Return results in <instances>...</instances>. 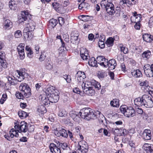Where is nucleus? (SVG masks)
I'll list each match as a JSON object with an SVG mask.
<instances>
[{
	"label": "nucleus",
	"instance_id": "obj_28",
	"mask_svg": "<svg viewBox=\"0 0 153 153\" xmlns=\"http://www.w3.org/2000/svg\"><path fill=\"white\" fill-rule=\"evenodd\" d=\"M52 6L56 11L58 12L60 11L62 7L61 4L58 3L57 1L53 3Z\"/></svg>",
	"mask_w": 153,
	"mask_h": 153
},
{
	"label": "nucleus",
	"instance_id": "obj_29",
	"mask_svg": "<svg viewBox=\"0 0 153 153\" xmlns=\"http://www.w3.org/2000/svg\"><path fill=\"white\" fill-rule=\"evenodd\" d=\"M25 50L27 51V55L30 58H32L33 57V51H32L30 48L28 46L25 47Z\"/></svg>",
	"mask_w": 153,
	"mask_h": 153
},
{
	"label": "nucleus",
	"instance_id": "obj_35",
	"mask_svg": "<svg viewBox=\"0 0 153 153\" xmlns=\"http://www.w3.org/2000/svg\"><path fill=\"white\" fill-rule=\"evenodd\" d=\"M18 114L20 118L22 119L25 118L28 115L27 113L22 110H20L19 111Z\"/></svg>",
	"mask_w": 153,
	"mask_h": 153
},
{
	"label": "nucleus",
	"instance_id": "obj_13",
	"mask_svg": "<svg viewBox=\"0 0 153 153\" xmlns=\"http://www.w3.org/2000/svg\"><path fill=\"white\" fill-rule=\"evenodd\" d=\"M77 81L78 82H83V80L85 78V75L84 72L79 71L76 75Z\"/></svg>",
	"mask_w": 153,
	"mask_h": 153
},
{
	"label": "nucleus",
	"instance_id": "obj_6",
	"mask_svg": "<svg viewBox=\"0 0 153 153\" xmlns=\"http://www.w3.org/2000/svg\"><path fill=\"white\" fill-rule=\"evenodd\" d=\"M19 89L23 94H24L26 98H28L31 96L30 88L26 83H21L19 86Z\"/></svg>",
	"mask_w": 153,
	"mask_h": 153
},
{
	"label": "nucleus",
	"instance_id": "obj_9",
	"mask_svg": "<svg viewBox=\"0 0 153 153\" xmlns=\"http://www.w3.org/2000/svg\"><path fill=\"white\" fill-rule=\"evenodd\" d=\"M78 144L79 146L77 151L79 153H85L88 151L87 143L84 141L80 142Z\"/></svg>",
	"mask_w": 153,
	"mask_h": 153
},
{
	"label": "nucleus",
	"instance_id": "obj_54",
	"mask_svg": "<svg viewBox=\"0 0 153 153\" xmlns=\"http://www.w3.org/2000/svg\"><path fill=\"white\" fill-rule=\"evenodd\" d=\"M59 146L61 147L63 150H65L68 147V145L66 143H59Z\"/></svg>",
	"mask_w": 153,
	"mask_h": 153
},
{
	"label": "nucleus",
	"instance_id": "obj_17",
	"mask_svg": "<svg viewBox=\"0 0 153 153\" xmlns=\"http://www.w3.org/2000/svg\"><path fill=\"white\" fill-rule=\"evenodd\" d=\"M143 96L141 97H138L134 100V102L135 105L138 106H143V104L144 103Z\"/></svg>",
	"mask_w": 153,
	"mask_h": 153
},
{
	"label": "nucleus",
	"instance_id": "obj_5",
	"mask_svg": "<svg viewBox=\"0 0 153 153\" xmlns=\"http://www.w3.org/2000/svg\"><path fill=\"white\" fill-rule=\"evenodd\" d=\"M14 127L19 132L25 133L28 130L27 123L25 121H22L19 123L17 122L15 123Z\"/></svg>",
	"mask_w": 153,
	"mask_h": 153
},
{
	"label": "nucleus",
	"instance_id": "obj_36",
	"mask_svg": "<svg viewBox=\"0 0 153 153\" xmlns=\"http://www.w3.org/2000/svg\"><path fill=\"white\" fill-rule=\"evenodd\" d=\"M111 105L113 107H118L119 106L118 100L117 99H114L110 102Z\"/></svg>",
	"mask_w": 153,
	"mask_h": 153
},
{
	"label": "nucleus",
	"instance_id": "obj_39",
	"mask_svg": "<svg viewBox=\"0 0 153 153\" xmlns=\"http://www.w3.org/2000/svg\"><path fill=\"white\" fill-rule=\"evenodd\" d=\"M57 22L56 19H52L50 20L49 22V25L52 27H54L57 25Z\"/></svg>",
	"mask_w": 153,
	"mask_h": 153
},
{
	"label": "nucleus",
	"instance_id": "obj_12",
	"mask_svg": "<svg viewBox=\"0 0 153 153\" xmlns=\"http://www.w3.org/2000/svg\"><path fill=\"white\" fill-rule=\"evenodd\" d=\"M16 72L18 81L21 82L25 79V71L23 70H17Z\"/></svg>",
	"mask_w": 153,
	"mask_h": 153
},
{
	"label": "nucleus",
	"instance_id": "obj_58",
	"mask_svg": "<svg viewBox=\"0 0 153 153\" xmlns=\"http://www.w3.org/2000/svg\"><path fill=\"white\" fill-rule=\"evenodd\" d=\"M63 38L66 42H68L69 41L68 36L67 34H63Z\"/></svg>",
	"mask_w": 153,
	"mask_h": 153
},
{
	"label": "nucleus",
	"instance_id": "obj_61",
	"mask_svg": "<svg viewBox=\"0 0 153 153\" xmlns=\"http://www.w3.org/2000/svg\"><path fill=\"white\" fill-rule=\"evenodd\" d=\"M79 35L77 33V34L75 33L73 36H72L71 37V39L74 40L76 41L78 39V36Z\"/></svg>",
	"mask_w": 153,
	"mask_h": 153
},
{
	"label": "nucleus",
	"instance_id": "obj_26",
	"mask_svg": "<svg viewBox=\"0 0 153 153\" xmlns=\"http://www.w3.org/2000/svg\"><path fill=\"white\" fill-rule=\"evenodd\" d=\"M143 37L144 41L148 42H150L153 40L152 36L148 34H146L143 35Z\"/></svg>",
	"mask_w": 153,
	"mask_h": 153
},
{
	"label": "nucleus",
	"instance_id": "obj_56",
	"mask_svg": "<svg viewBox=\"0 0 153 153\" xmlns=\"http://www.w3.org/2000/svg\"><path fill=\"white\" fill-rule=\"evenodd\" d=\"M120 133L121 134L120 136H124L125 135H126L127 133V131H126V130L125 129L120 128Z\"/></svg>",
	"mask_w": 153,
	"mask_h": 153
},
{
	"label": "nucleus",
	"instance_id": "obj_14",
	"mask_svg": "<svg viewBox=\"0 0 153 153\" xmlns=\"http://www.w3.org/2000/svg\"><path fill=\"white\" fill-rule=\"evenodd\" d=\"M143 137L145 140H151L152 138L151 131L149 129H145L143 133Z\"/></svg>",
	"mask_w": 153,
	"mask_h": 153
},
{
	"label": "nucleus",
	"instance_id": "obj_38",
	"mask_svg": "<svg viewBox=\"0 0 153 153\" xmlns=\"http://www.w3.org/2000/svg\"><path fill=\"white\" fill-rule=\"evenodd\" d=\"M106 43L108 47L112 46L114 44V40L112 38L110 37L107 39Z\"/></svg>",
	"mask_w": 153,
	"mask_h": 153
},
{
	"label": "nucleus",
	"instance_id": "obj_43",
	"mask_svg": "<svg viewBox=\"0 0 153 153\" xmlns=\"http://www.w3.org/2000/svg\"><path fill=\"white\" fill-rule=\"evenodd\" d=\"M45 67L46 69L49 70H51L53 68L52 63L49 61L46 63Z\"/></svg>",
	"mask_w": 153,
	"mask_h": 153
},
{
	"label": "nucleus",
	"instance_id": "obj_3",
	"mask_svg": "<svg viewBox=\"0 0 153 153\" xmlns=\"http://www.w3.org/2000/svg\"><path fill=\"white\" fill-rule=\"evenodd\" d=\"M82 88L83 92L88 95L92 96L94 94L95 92L92 87V82L87 81L83 82Z\"/></svg>",
	"mask_w": 153,
	"mask_h": 153
},
{
	"label": "nucleus",
	"instance_id": "obj_18",
	"mask_svg": "<svg viewBox=\"0 0 153 153\" xmlns=\"http://www.w3.org/2000/svg\"><path fill=\"white\" fill-rule=\"evenodd\" d=\"M117 65V63L114 59H112L110 60L108 62L107 67L110 70L114 69Z\"/></svg>",
	"mask_w": 153,
	"mask_h": 153
},
{
	"label": "nucleus",
	"instance_id": "obj_37",
	"mask_svg": "<svg viewBox=\"0 0 153 153\" xmlns=\"http://www.w3.org/2000/svg\"><path fill=\"white\" fill-rule=\"evenodd\" d=\"M131 0H122L120 2V4H126L129 7L132 4Z\"/></svg>",
	"mask_w": 153,
	"mask_h": 153
},
{
	"label": "nucleus",
	"instance_id": "obj_57",
	"mask_svg": "<svg viewBox=\"0 0 153 153\" xmlns=\"http://www.w3.org/2000/svg\"><path fill=\"white\" fill-rule=\"evenodd\" d=\"M98 45L99 47L101 48H104L105 47V44L104 41L99 40L98 42Z\"/></svg>",
	"mask_w": 153,
	"mask_h": 153
},
{
	"label": "nucleus",
	"instance_id": "obj_51",
	"mask_svg": "<svg viewBox=\"0 0 153 153\" xmlns=\"http://www.w3.org/2000/svg\"><path fill=\"white\" fill-rule=\"evenodd\" d=\"M140 86H144L145 87H146V89H147L149 88V87L148 84V82L146 80L145 81L141 82L140 83Z\"/></svg>",
	"mask_w": 153,
	"mask_h": 153
},
{
	"label": "nucleus",
	"instance_id": "obj_64",
	"mask_svg": "<svg viewBox=\"0 0 153 153\" xmlns=\"http://www.w3.org/2000/svg\"><path fill=\"white\" fill-rule=\"evenodd\" d=\"M18 22L19 23H22V22H24V21H25L26 20V19L22 17L21 16L19 17L18 18Z\"/></svg>",
	"mask_w": 153,
	"mask_h": 153
},
{
	"label": "nucleus",
	"instance_id": "obj_34",
	"mask_svg": "<svg viewBox=\"0 0 153 153\" xmlns=\"http://www.w3.org/2000/svg\"><path fill=\"white\" fill-rule=\"evenodd\" d=\"M80 17L82 21L85 22L90 21L92 18V16L84 15H81L80 16Z\"/></svg>",
	"mask_w": 153,
	"mask_h": 153
},
{
	"label": "nucleus",
	"instance_id": "obj_40",
	"mask_svg": "<svg viewBox=\"0 0 153 153\" xmlns=\"http://www.w3.org/2000/svg\"><path fill=\"white\" fill-rule=\"evenodd\" d=\"M92 86H94L96 88H97L98 90H99L101 88V85L100 83L97 82L94 80L92 82Z\"/></svg>",
	"mask_w": 153,
	"mask_h": 153
},
{
	"label": "nucleus",
	"instance_id": "obj_55",
	"mask_svg": "<svg viewBox=\"0 0 153 153\" xmlns=\"http://www.w3.org/2000/svg\"><path fill=\"white\" fill-rule=\"evenodd\" d=\"M146 91H148L149 94L151 95V96L153 97V88L150 87H149V88L147 89H146Z\"/></svg>",
	"mask_w": 153,
	"mask_h": 153
},
{
	"label": "nucleus",
	"instance_id": "obj_63",
	"mask_svg": "<svg viewBox=\"0 0 153 153\" xmlns=\"http://www.w3.org/2000/svg\"><path fill=\"white\" fill-rule=\"evenodd\" d=\"M120 128H116L114 131V134L117 136H120L121 134L120 133Z\"/></svg>",
	"mask_w": 153,
	"mask_h": 153
},
{
	"label": "nucleus",
	"instance_id": "obj_47",
	"mask_svg": "<svg viewBox=\"0 0 153 153\" xmlns=\"http://www.w3.org/2000/svg\"><path fill=\"white\" fill-rule=\"evenodd\" d=\"M120 48L121 51L123 52L124 53L126 54L128 53V49L126 47H123L122 45H120Z\"/></svg>",
	"mask_w": 153,
	"mask_h": 153
},
{
	"label": "nucleus",
	"instance_id": "obj_23",
	"mask_svg": "<svg viewBox=\"0 0 153 153\" xmlns=\"http://www.w3.org/2000/svg\"><path fill=\"white\" fill-rule=\"evenodd\" d=\"M110 0H102L100 3L101 7L103 9H106L111 3Z\"/></svg>",
	"mask_w": 153,
	"mask_h": 153
},
{
	"label": "nucleus",
	"instance_id": "obj_62",
	"mask_svg": "<svg viewBox=\"0 0 153 153\" xmlns=\"http://www.w3.org/2000/svg\"><path fill=\"white\" fill-rule=\"evenodd\" d=\"M149 24L150 27L153 26V16L151 17L149 20Z\"/></svg>",
	"mask_w": 153,
	"mask_h": 153
},
{
	"label": "nucleus",
	"instance_id": "obj_46",
	"mask_svg": "<svg viewBox=\"0 0 153 153\" xmlns=\"http://www.w3.org/2000/svg\"><path fill=\"white\" fill-rule=\"evenodd\" d=\"M7 67V62H0V72L3 69L6 68Z\"/></svg>",
	"mask_w": 153,
	"mask_h": 153
},
{
	"label": "nucleus",
	"instance_id": "obj_8",
	"mask_svg": "<svg viewBox=\"0 0 153 153\" xmlns=\"http://www.w3.org/2000/svg\"><path fill=\"white\" fill-rule=\"evenodd\" d=\"M35 29V26L33 25L32 23H27L26 27L24 30V35L25 37L28 38L30 36V34L31 35V32Z\"/></svg>",
	"mask_w": 153,
	"mask_h": 153
},
{
	"label": "nucleus",
	"instance_id": "obj_4",
	"mask_svg": "<svg viewBox=\"0 0 153 153\" xmlns=\"http://www.w3.org/2000/svg\"><path fill=\"white\" fill-rule=\"evenodd\" d=\"M121 112L127 117L130 118L135 115V111L132 107H127L125 105H122L120 108Z\"/></svg>",
	"mask_w": 153,
	"mask_h": 153
},
{
	"label": "nucleus",
	"instance_id": "obj_20",
	"mask_svg": "<svg viewBox=\"0 0 153 153\" xmlns=\"http://www.w3.org/2000/svg\"><path fill=\"white\" fill-rule=\"evenodd\" d=\"M131 74L132 76L135 78H139L142 76L141 71L140 70L138 69L132 70Z\"/></svg>",
	"mask_w": 153,
	"mask_h": 153
},
{
	"label": "nucleus",
	"instance_id": "obj_2",
	"mask_svg": "<svg viewBox=\"0 0 153 153\" xmlns=\"http://www.w3.org/2000/svg\"><path fill=\"white\" fill-rule=\"evenodd\" d=\"M79 114L82 118L87 120H89L90 119H95L97 117L92 110L88 108H84L81 110Z\"/></svg>",
	"mask_w": 153,
	"mask_h": 153
},
{
	"label": "nucleus",
	"instance_id": "obj_24",
	"mask_svg": "<svg viewBox=\"0 0 153 153\" xmlns=\"http://www.w3.org/2000/svg\"><path fill=\"white\" fill-rule=\"evenodd\" d=\"M37 111L38 114L40 115H42L47 111L46 108L43 105H41L38 107Z\"/></svg>",
	"mask_w": 153,
	"mask_h": 153
},
{
	"label": "nucleus",
	"instance_id": "obj_7",
	"mask_svg": "<svg viewBox=\"0 0 153 153\" xmlns=\"http://www.w3.org/2000/svg\"><path fill=\"white\" fill-rule=\"evenodd\" d=\"M143 106L147 108H151L153 106V102L151 97L147 95H143Z\"/></svg>",
	"mask_w": 153,
	"mask_h": 153
},
{
	"label": "nucleus",
	"instance_id": "obj_41",
	"mask_svg": "<svg viewBox=\"0 0 153 153\" xmlns=\"http://www.w3.org/2000/svg\"><path fill=\"white\" fill-rule=\"evenodd\" d=\"M151 55V52L149 50L144 52L142 55V57L143 58H149Z\"/></svg>",
	"mask_w": 153,
	"mask_h": 153
},
{
	"label": "nucleus",
	"instance_id": "obj_42",
	"mask_svg": "<svg viewBox=\"0 0 153 153\" xmlns=\"http://www.w3.org/2000/svg\"><path fill=\"white\" fill-rule=\"evenodd\" d=\"M5 53L3 52H0V62H6L5 60Z\"/></svg>",
	"mask_w": 153,
	"mask_h": 153
},
{
	"label": "nucleus",
	"instance_id": "obj_33",
	"mask_svg": "<svg viewBox=\"0 0 153 153\" xmlns=\"http://www.w3.org/2000/svg\"><path fill=\"white\" fill-rule=\"evenodd\" d=\"M97 61L94 58L92 57L90 59L88 62V63L89 65L92 67H95L97 65Z\"/></svg>",
	"mask_w": 153,
	"mask_h": 153
},
{
	"label": "nucleus",
	"instance_id": "obj_27",
	"mask_svg": "<svg viewBox=\"0 0 153 153\" xmlns=\"http://www.w3.org/2000/svg\"><path fill=\"white\" fill-rule=\"evenodd\" d=\"M9 134L11 138H13L14 136L18 137L19 134L18 131L15 129L12 128L9 131Z\"/></svg>",
	"mask_w": 153,
	"mask_h": 153
},
{
	"label": "nucleus",
	"instance_id": "obj_16",
	"mask_svg": "<svg viewBox=\"0 0 153 153\" xmlns=\"http://www.w3.org/2000/svg\"><path fill=\"white\" fill-rule=\"evenodd\" d=\"M105 10L110 15H114L115 11L114 6L112 2L106 8Z\"/></svg>",
	"mask_w": 153,
	"mask_h": 153
},
{
	"label": "nucleus",
	"instance_id": "obj_45",
	"mask_svg": "<svg viewBox=\"0 0 153 153\" xmlns=\"http://www.w3.org/2000/svg\"><path fill=\"white\" fill-rule=\"evenodd\" d=\"M60 132L61 136L65 137H67L68 136L67 132L65 129L62 128L60 130Z\"/></svg>",
	"mask_w": 153,
	"mask_h": 153
},
{
	"label": "nucleus",
	"instance_id": "obj_25",
	"mask_svg": "<svg viewBox=\"0 0 153 153\" xmlns=\"http://www.w3.org/2000/svg\"><path fill=\"white\" fill-rule=\"evenodd\" d=\"M85 51L84 49V48H80V55L81 58L83 60H87L89 58V55H88V53L87 55H86L85 54H84L83 53H85Z\"/></svg>",
	"mask_w": 153,
	"mask_h": 153
},
{
	"label": "nucleus",
	"instance_id": "obj_1",
	"mask_svg": "<svg viewBox=\"0 0 153 153\" xmlns=\"http://www.w3.org/2000/svg\"><path fill=\"white\" fill-rule=\"evenodd\" d=\"M45 94L48 98V101L45 99L43 100V103L45 105H47L49 103V102H57L59 99L58 95L59 91L57 90H55L52 86L48 88L45 91Z\"/></svg>",
	"mask_w": 153,
	"mask_h": 153
},
{
	"label": "nucleus",
	"instance_id": "obj_60",
	"mask_svg": "<svg viewBox=\"0 0 153 153\" xmlns=\"http://www.w3.org/2000/svg\"><path fill=\"white\" fill-rule=\"evenodd\" d=\"M58 20L59 24L61 26L62 25L64 24L65 21L64 19L63 18L59 17V18Z\"/></svg>",
	"mask_w": 153,
	"mask_h": 153
},
{
	"label": "nucleus",
	"instance_id": "obj_30",
	"mask_svg": "<svg viewBox=\"0 0 153 153\" xmlns=\"http://www.w3.org/2000/svg\"><path fill=\"white\" fill-rule=\"evenodd\" d=\"M8 82L11 85H15L17 84L18 82V79H16L15 78H12L11 77H9L8 78Z\"/></svg>",
	"mask_w": 153,
	"mask_h": 153
},
{
	"label": "nucleus",
	"instance_id": "obj_11",
	"mask_svg": "<svg viewBox=\"0 0 153 153\" xmlns=\"http://www.w3.org/2000/svg\"><path fill=\"white\" fill-rule=\"evenodd\" d=\"M149 68L150 65L147 64L144 65L143 69L144 73L146 76L149 77H151L153 76V72Z\"/></svg>",
	"mask_w": 153,
	"mask_h": 153
},
{
	"label": "nucleus",
	"instance_id": "obj_49",
	"mask_svg": "<svg viewBox=\"0 0 153 153\" xmlns=\"http://www.w3.org/2000/svg\"><path fill=\"white\" fill-rule=\"evenodd\" d=\"M108 62V60L105 58L103 61L100 62V64L102 66H103L105 67H107Z\"/></svg>",
	"mask_w": 153,
	"mask_h": 153
},
{
	"label": "nucleus",
	"instance_id": "obj_50",
	"mask_svg": "<svg viewBox=\"0 0 153 153\" xmlns=\"http://www.w3.org/2000/svg\"><path fill=\"white\" fill-rule=\"evenodd\" d=\"M66 111L64 109L60 110L58 114V116L60 117H63L65 116L66 115Z\"/></svg>",
	"mask_w": 153,
	"mask_h": 153
},
{
	"label": "nucleus",
	"instance_id": "obj_59",
	"mask_svg": "<svg viewBox=\"0 0 153 153\" xmlns=\"http://www.w3.org/2000/svg\"><path fill=\"white\" fill-rule=\"evenodd\" d=\"M73 91L75 93L81 94L82 92L80 90L79 88L76 87L73 89Z\"/></svg>",
	"mask_w": 153,
	"mask_h": 153
},
{
	"label": "nucleus",
	"instance_id": "obj_32",
	"mask_svg": "<svg viewBox=\"0 0 153 153\" xmlns=\"http://www.w3.org/2000/svg\"><path fill=\"white\" fill-rule=\"evenodd\" d=\"M30 15L27 11H23L21 12V16L26 20L30 19Z\"/></svg>",
	"mask_w": 153,
	"mask_h": 153
},
{
	"label": "nucleus",
	"instance_id": "obj_53",
	"mask_svg": "<svg viewBox=\"0 0 153 153\" xmlns=\"http://www.w3.org/2000/svg\"><path fill=\"white\" fill-rule=\"evenodd\" d=\"M105 57L103 56H100L97 57V59L98 62V63L100 64V62L103 61L104 60Z\"/></svg>",
	"mask_w": 153,
	"mask_h": 153
},
{
	"label": "nucleus",
	"instance_id": "obj_22",
	"mask_svg": "<svg viewBox=\"0 0 153 153\" xmlns=\"http://www.w3.org/2000/svg\"><path fill=\"white\" fill-rule=\"evenodd\" d=\"M4 24V28L5 29H9L13 26L12 22L8 19L5 20Z\"/></svg>",
	"mask_w": 153,
	"mask_h": 153
},
{
	"label": "nucleus",
	"instance_id": "obj_10",
	"mask_svg": "<svg viewBox=\"0 0 153 153\" xmlns=\"http://www.w3.org/2000/svg\"><path fill=\"white\" fill-rule=\"evenodd\" d=\"M25 46V44H24L21 43L17 48L19 57L21 59H23L25 57L24 52Z\"/></svg>",
	"mask_w": 153,
	"mask_h": 153
},
{
	"label": "nucleus",
	"instance_id": "obj_48",
	"mask_svg": "<svg viewBox=\"0 0 153 153\" xmlns=\"http://www.w3.org/2000/svg\"><path fill=\"white\" fill-rule=\"evenodd\" d=\"M16 95V97L19 99H23L24 98H26V96L24 94H23L22 92V91L21 93L18 92L17 93Z\"/></svg>",
	"mask_w": 153,
	"mask_h": 153
},
{
	"label": "nucleus",
	"instance_id": "obj_15",
	"mask_svg": "<svg viewBox=\"0 0 153 153\" xmlns=\"http://www.w3.org/2000/svg\"><path fill=\"white\" fill-rule=\"evenodd\" d=\"M49 147L51 152L53 153H61L60 149L53 143H51Z\"/></svg>",
	"mask_w": 153,
	"mask_h": 153
},
{
	"label": "nucleus",
	"instance_id": "obj_31",
	"mask_svg": "<svg viewBox=\"0 0 153 153\" xmlns=\"http://www.w3.org/2000/svg\"><path fill=\"white\" fill-rule=\"evenodd\" d=\"M69 114L70 117H71L74 121H76V117H77V118H78V117L77 113L76 112L74 111H70Z\"/></svg>",
	"mask_w": 153,
	"mask_h": 153
},
{
	"label": "nucleus",
	"instance_id": "obj_19",
	"mask_svg": "<svg viewBox=\"0 0 153 153\" xmlns=\"http://www.w3.org/2000/svg\"><path fill=\"white\" fill-rule=\"evenodd\" d=\"M141 20V15L139 14L135 16L131 17V21L132 23H140Z\"/></svg>",
	"mask_w": 153,
	"mask_h": 153
},
{
	"label": "nucleus",
	"instance_id": "obj_44",
	"mask_svg": "<svg viewBox=\"0 0 153 153\" xmlns=\"http://www.w3.org/2000/svg\"><path fill=\"white\" fill-rule=\"evenodd\" d=\"M9 7L11 9H14L16 7V4L15 3L14 0L10 1L9 2Z\"/></svg>",
	"mask_w": 153,
	"mask_h": 153
},
{
	"label": "nucleus",
	"instance_id": "obj_52",
	"mask_svg": "<svg viewBox=\"0 0 153 153\" xmlns=\"http://www.w3.org/2000/svg\"><path fill=\"white\" fill-rule=\"evenodd\" d=\"M14 35L16 38H18L21 36L22 34L21 31L18 30L15 32Z\"/></svg>",
	"mask_w": 153,
	"mask_h": 153
},
{
	"label": "nucleus",
	"instance_id": "obj_21",
	"mask_svg": "<svg viewBox=\"0 0 153 153\" xmlns=\"http://www.w3.org/2000/svg\"><path fill=\"white\" fill-rule=\"evenodd\" d=\"M143 149L147 153H153V147L150 144H145L143 146Z\"/></svg>",
	"mask_w": 153,
	"mask_h": 153
}]
</instances>
